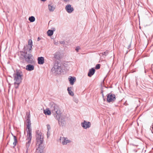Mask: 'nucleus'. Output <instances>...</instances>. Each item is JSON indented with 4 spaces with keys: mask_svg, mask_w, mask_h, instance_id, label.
Instances as JSON below:
<instances>
[{
    "mask_svg": "<svg viewBox=\"0 0 153 153\" xmlns=\"http://www.w3.org/2000/svg\"><path fill=\"white\" fill-rule=\"evenodd\" d=\"M36 145L39 146L36 149V152L37 153H43V137L42 136V133L39 130L36 131Z\"/></svg>",
    "mask_w": 153,
    "mask_h": 153,
    "instance_id": "obj_1",
    "label": "nucleus"
},
{
    "mask_svg": "<svg viewBox=\"0 0 153 153\" xmlns=\"http://www.w3.org/2000/svg\"><path fill=\"white\" fill-rule=\"evenodd\" d=\"M20 57L29 63V50L25 47H24L23 51L21 52Z\"/></svg>",
    "mask_w": 153,
    "mask_h": 153,
    "instance_id": "obj_2",
    "label": "nucleus"
},
{
    "mask_svg": "<svg viewBox=\"0 0 153 153\" xmlns=\"http://www.w3.org/2000/svg\"><path fill=\"white\" fill-rule=\"evenodd\" d=\"M61 70L60 65L57 63L55 64L53 67L51 69L52 72L55 74H60L61 73Z\"/></svg>",
    "mask_w": 153,
    "mask_h": 153,
    "instance_id": "obj_3",
    "label": "nucleus"
},
{
    "mask_svg": "<svg viewBox=\"0 0 153 153\" xmlns=\"http://www.w3.org/2000/svg\"><path fill=\"white\" fill-rule=\"evenodd\" d=\"M26 120L25 121V125L27 126L26 128L24 130V134L25 135L26 132H27V138L26 140H29V114L26 113V116L25 117Z\"/></svg>",
    "mask_w": 153,
    "mask_h": 153,
    "instance_id": "obj_4",
    "label": "nucleus"
},
{
    "mask_svg": "<svg viewBox=\"0 0 153 153\" xmlns=\"http://www.w3.org/2000/svg\"><path fill=\"white\" fill-rule=\"evenodd\" d=\"M14 80L17 82H22V72L20 70L17 71L16 73L13 74Z\"/></svg>",
    "mask_w": 153,
    "mask_h": 153,
    "instance_id": "obj_5",
    "label": "nucleus"
},
{
    "mask_svg": "<svg viewBox=\"0 0 153 153\" xmlns=\"http://www.w3.org/2000/svg\"><path fill=\"white\" fill-rule=\"evenodd\" d=\"M115 95L110 93L107 94V101L108 102H114L116 100Z\"/></svg>",
    "mask_w": 153,
    "mask_h": 153,
    "instance_id": "obj_6",
    "label": "nucleus"
},
{
    "mask_svg": "<svg viewBox=\"0 0 153 153\" xmlns=\"http://www.w3.org/2000/svg\"><path fill=\"white\" fill-rule=\"evenodd\" d=\"M52 112L54 114H56V118H57V116H58L59 118V115H60L61 112L59 110V106L56 105L55 107L51 110Z\"/></svg>",
    "mask_w": 153,
    "mask_h": 153,
    "instance_id": "obj_7",
    "label": "nucleus"
},
{
    "mask_svg": "<svg viewBox=\"0 0 153 153\" xmlns=\"http://www.w3.org/2000/svg\"><path fill=\"white\" fill-rule=\"evenodd\" d=\"M81 125L84 128L86 129L90 127L91 124L90 122H87L84 120L81 123Z\"/></svg>",
    "mask_w": 153,
    "mask_h": 153,
    "instance_id": "obj_8",
    "label": "nucleus"
},
{
    "mask_svg": "<svg viewBox=\"0 0 153 153\" xmlns=\"http://www.w3.org/2000/svg\"><path fill=\"white\" fill-rule=\"evenodd\" d=\"M59 117H60V116ZM56 118L58 120L60 126H63L65 125L66 123V121L65 120V117H61L60 118V117L59 118L58 116H57L58 119H57L56 117Z\"/></svg>",
    "mask_w": 153,
    "mask_h": 153,
    "instance_id": "obj_9",
    "label": "nucleus"
},
{
    "mask_svg": "<svg viewBox=\"0 0 153 153\" xmlns=\"http://www.w3.org/2000/svg\"><path fill=\"white\" fill-rule=\"evenodd\" d=\"M66 11L69 13H71L74 10V8L71 7L70 4L67 5L65 7Z\"/></svg>",
    "mask_w": 153,
    "mask_h": 153,
    "instance_id": "obj_10",
    "label": "nucleus"
},
{
    "mask_svg": "<svg viewBox=\"0 0 153 153\" xmlns=\"http://www.w3.org/2000/svg\"><path fill=\"white\" fill-rule=\"evenodd\" d=\"M62 144L63 145H66L67 143H69L71 141L68 140L67 138L63 137L62 138Z\"/></svg>",
    "mask_w": 153,
    "mask_h": 153,
    "instance_id": "obj_11",
    "label": "nucleus"
},
{
    "mask_svg": "<svg viewBox=\"0 0 153 153\" xmlns=\"http://www.w3.org/2000/svg\"><path fill=\"white\" fill-rule=\"evenodd\" d=\"M95 70L94 68H92L90 69L88 73V76L89 77L91 76L94 74Z\"/></svg>",
    "mask_w": 153,
    "mask_h": 153,
    "instance_id": "obj_12",
    "label": "nucleus"
},
{
    "mask_svg": "<svg viewBox=\"0 0 153 153\" xmlns=\"http://www.w3.org/2000/svg\"><path fill=\"white\" fill-rule=\"evenodd\" d=\"M38 63L39 64L42 65L44 63V59L43 57H39L38 58Z\"/></svg>",
    "mask_w": 153,
    "mask_h": 153,
    "instance_id": "obj_13",
    "label": "nucleus"
},
{
    "mask_svg": "<svg viewBox=\"0 0 153 153\" xmlns=\"http://www.w3.org/2000/svg\"><path fill=\"white\" fill-rule=\"evenodd\" d=\"M55 28L53 27L52 28V30H48L47 31L48 35L50 36H52L53 33L54 31H55Z\"/></svg>",
    "mask_w": 153,
    "mask_h": 153,
    "instance_id": "obj_14",
    "label": "nucleus"
},
{
    "mask_svg": "<svg viewBox=\"0 0 153 153\" xmlns=\"http://www.w3.org/2000/svg\"><path fill=\"white\" fill-rule=\"evenodd\" d=\"M69 81H70V83L71 85L74 84V82L76 80V78L74 77H72L70 76L68 78Z\"/></svg>",
    "mask_w": 153,
    "mask_h": 153,
    "instance_id": "obj_15",
    "label": "nucleus"
},
{
    "mask_svg": "<svg viewBox=\"0 0 153 153\" xmlns=\"http://www.w3.org/2000/svg\"><path fill=\"white\" fill-rule=\"evenodd\" d=\"M31 123L29 120V143H30V140L32 138L31 136Z\"/></svg>",
    "mask_w": 153,
    "mask_h": 153,
    "instance_id": "obj_16",
    "label": "nucleus"
},
{
    "mask_svg": "<svg viewBox=\"0 0 153 153\" xmlns=\"http://www.w3.org/2000/svg\"><path fill=\"white\" fill-rule=\"evenodd\" d=\"M48 9L50 12H53L55 9V7L52 4H51L48 5Z\"/></svg>",
    "mask_w": 153,
    "mask_h": 153,
    "instance_id": "obj_17",
    "label": "nucleus"
},
{
    "mask_svg": "<svg viewBox=\"0 0 153 153\" xmlns=\"http://www.w3.org/2000/svg\"><path fill=\"white\" fill-rule=\"evenodd\" d=\"M43 111L45 115H49L51 114V111L49 110V109L48 108H47L45 110H44Z\"/></svg>",
    "mask_w": 153,
    "mask_h": 153,
    "instance_id": "obj_18",
    "label": "nucleus"
},
{
    "mask_svg": "<svg viewBox=\"0 0 153 153\" xmlns=\"http://www.w3.org/2000/svg\"><path fill=\"white\" fill-rule=\"evenodd\" d=\"M21 82L15 81L14 83V87L16 89L18 88Z\"/></svg>",
    "mask_w": 153,
    "mask_h": 153,
    "instance_id": "obj_19",
    "label": "nucleus"
},
{
    "mask_svg": "<svg viewBox=\"0 0 153 153\" xmlns=\"http://www.w3.org/2000/svg\"><path fill=\"white\" fill-rule=\"evenodd\" d=\"M56 104L53 102H51L49 105L50 109L51 110Z\"/></svg>",
    "mask_w": 153,
    "mask_h": 153,
    "instance_id": "obj_20",
    "label": "nucleus"
},
{
    "mask_svg": "<svg viewBox=\"0 0 153 153\" xmlns=\"http://www.w3.org/2000/svg\"><path fill=\"white\" fill-rule=\"evenodd\" d=\"M12 134V135L13 136L14 141V142H13V144L14 145V146H15L16 145V143H17V139L15 136L13 135V134Z\"/></svg>",
    "mask_w": 153,
    "mask_h": 153,
    "instance_id": "obj_21",
    "label": "nucleus"
},
{
    "mask_svg": "<svg viewBox=\"0 0 153 153\" xmlns=\"http://www.w3.org/2000/svg\"><path fill=\"white\" fill-rule=\"evenodd\" d=\"M71 88H68L67 90L68 91L69 94L71 96H73L74 95V94L73 92L71 91Z\"/></svg>",
    "mask_w": 153,
    "mask_h": 153,
    "instance_id": "obj_22",
    "label": "nucleus"
},
{
    "mask_svg": "<svg viewBox=\"0 0 153 153\" xmlns=\"http://www.w3.org/2000/svg\"><path fill=\"white\" fill-rule=\"evenodd\" d=\"M35 18L33 16H32L29 17V21L31 22H33L35 21Z\"/></svg>",
    "mask_w": 153,
    "mask_h": 153,
    "instance_id": "obj_23",
    "label": "nucleus"
},
{
    "mask_svg": "<svg viewBox=\"0 0 153 153\" xmlns=\"http://www.w3.org/2000/svg\"><path fill=\"white\" fill-rule=\"evenodd\" d=\"M54 56V58L56 59H60V55L57 53H55Z\"/></svg>",
    "mask_w": 153,
    "mask_h": 153,
    "instance_id": "obj_24",
    "label": "nucleus"
},
{
    "mask_svg": "<svg viewBox=\"0 0 153 153\" xmlns=\"http://www.w3.org/2000/svg\"><path fill=\"white\" fill-rule=\"evenodd\" d=\"M28 144H29V140L26 143V152H25V153H28V148H29Z\"/></svg>",
    "mask_w": 153,
    "mask_h": 153,
    "instance_id": "obj_25",
    "label": "nucleus"
},
{
    "mask_svg": "<svg viewBox=\"0 0 153 153\" xmlns=\"http://www.w3.org/2000/svg\"><path fill=\"white\" fill-rule=\"evenodd\" d=\"M33 58V56L31 54L29 53V63H31L32 62Z\"/></svg>",
    "mask_w": 153,
    "mask_h": 153,
    "instance_id": "obj_26",
    "label": "nucleus"
},
{
    "mask_svg": "<svg viewBox=\"0 0 153 153\" xmlns=\"http://www.w3.org/2000/svg\"><path fill=\"white\" fill-rule=\"evenodd\" d=\"M34 69V66L33 65L29 64V71H31Z\"/></svg>",
    "mask_w": 153,
    "mask_h": 153,
    "instance_id": "obj_27",
    "label": "nucleus"
},
{
    "mask_svg": "<svg viewBox=\"0 0 153 153\" xmlns=\"http://www.w3.org/2000/svg\"><path fill=\"white\" fill-rule=\"evenodd\" d=\"M100 54H102V55L106 56L108 54V51H106L105 52L101 53Z\"/></svg>",
    "mask_w": 153,
    "mask_h": 153,
    "instance_id": "obj_28",
    "label": "nucleus"
},
{
    "mask_svg": "<svg viewBox=\"0 0 153 153\" xmlns=\"http://www.w3.org/2000/svg\"><path fill=\"white\" fill-rule=\"evenodd\" d=\"M100 68V64H97L95 66V69H98Z\"/></svg>",
    "mask_w": 153,
    "mask_h": 153,
    "instance_id": "obj_29",
    "label": "nucleus"
},
{
    "mask_svg": "<svg viewBox=\"0 0 153 153\" xmlns=\"http://www.w3.org/2000/svg\"><path fill=\"white\" fill-rule=\"evenodd\" d=\"M33 46V42L31 39H29V46Z\"/></svg>",
    "mask_w": 153,
    "mask_h": 153,
    "instance_id": "obj_30",
    "label": "nucleus"
},
{
    "mask_svg": "<svg viewBox=\"0 0 153 153\" xmlns=\"http://www.w3.org/2000/svg\"><path fill=\"white\" fill-rule=\"evenodd\" d=\"M47 134V138H48L49 137L50 135V132L48 130Z\"/></svg>",
    "mask_w": 153,
    "mask_h": 153,
    "instance_id": "obj_31",
    "label": "nucleus"
},
{
    "mask_svg": "<svg viewBox=\"0 0 153 153\" xmlns=\"http://www.w3.org/2000/svg\"><path fill=\"white\" fill-rule=\"evenodd\" d=\"M47 127L48 130L49 131V130L51 129V126L49 124H47Z\"/></svg>",
    "mask_w": 153,
    "mask_h": 153,
    "instance_id": "obj_32",
    "label": "nucleus"
},
{
    "mask_svg": "<svg viewBox=\"0 0 153 153\" xmlns=\"http://www.w3.org/2000/svg\"><path fill=\"white\" fill-rule=\"evenodd\" d=\"M79 49H80L79 47V46H78L76 47V48L75 50L77 52H78V51Z\"/></svg>",
    "mask_w": 153,
    "mask_h": 153,
    "instance_id": "obj_33",
    "label": "nucleus"
},
{
    "mask_svg": "<svg viewBox=\"0 0 153 153\" xmlns=\"http://www.w3.org/2000/svg\"><path fill=\"white\" fill-rule=\"evenodd\" d=\"M33 46H29V53H31L32 51V47Z\"/></svg>",
    "mask_w": 153,
    "mask_h": 153,
    "instance_id": "obj_34",
    "label": "nucleus"
},
{
    "mask_svg": "<svg viewBox=\"0 0 153 153\" xmlns=\"http://www.w3.org/2000/svg\"><path fill=\"white\" fill-rule=\"evenodd\" d=\"M74 101L76 103H77L78 102V99L75 98L74 99Z\"/></svg>",
    "mask_w": 153,
    "mask_h": 153,
    "instance_id": "obj_35",
    "label": "nucleus"
},
{
    "mask_svg": "<svg viewBox=\"0 0 153 153\" xmlns=\"http://www.w3.org/2000/svg\"><path fill=\"white\" fill-rule=\"evenodd\" d=\"M26 69L27 71H29V64L26 65Z\"/></svg>",
    "mask_w": 153,
    "mask_h": 153,
    "instance_id": "obj_36",
    "label": "nucleus"
},
{
    "mask_svg": "<svg viewBox=\"0 0 153 153\" xmlns=\"http://www.w3.org/2000/svg\"><path fill=\"white\" fill-rule=\"evenodd\" d=\"M60 43L61 44H64L65 42L64 41H61L60 42Z\"/></svg>",
    "mask_w": 153,
    "mask_h": 153,
    "instance_id": "obj_37",
    "label": "nucleus"
},
{
    "mask_svg": "<svg viewBox=\"0 0 153 153\" xmlns=\"http://www.w3.org/2000/svg\"><path fill=\"white\" fill-rule=\"evenodd\" d=\"M64 2H67L70 1L71 0H63Z\"/></svg>",
    "mask_w": 153,
    "mask_h": 153,
    "instance_id": "obj_38",
    "label": "nucleus"
},
{
    "mask_svg": "<svg viewBox=\"0 0 153 153\" xmlns=\"http://www.w3.org/2000/svg\"><path fill=\"white\" fill-rule=\"evenodd\" d=\"M41 39V38L39 37H38L37 38V41H39Z\"/></svg>",
    "mask_w": 153,
    "mask_h": 153,
    "instance_id": "obj_39",
    "label": "nucleus"
},
{
    "mask_svg": "<svg viewBox=\"0 0 153 153\" xmlns=\"http://www.w3.org/2000/svg\"><path fill=\"white\" fill-rule=\"evenodd\" d=\"M131 47V45H129L128 46V48L129 49V48H130Z\"/></svg>",
    "mask_w": 153,
    "mask_h": 153,
    "instance_id": "obj_40",
    "label": "nucleus"
},
{
    "mask_svg": "<svg viewBox=\"0 0 153 153\" xmlns=\"http://www.w3.org/2000/svg\"><path fill=\"white\" fill-rule=\"evenodd\" d=\"M102 97L103 98H104V95L103 93H102Z\"/></svg>",
    "mask_w": 153,
    "mask_h": 153,
    "instance_id": "obj_41",
    "label": "nucleus"
},
{
    "mask_svg": "<svg viewBox=\"0 0 153 153\" xmlns=\"http://www.w3.org/2000/svg\"><path fill=\"white\" fill-rule=\"evenodd\" d=\"M22 67L23 68H25V66H23V65L22 66Z\"/></svg>",
    "mask_w": 153,
    "mask_h": 153,
    "instance_id": "obj_42",
    "label": "nucleus"
},
{
    "mask_svg": "<svg viewBox=\"0 0 153 153\" xmlns=\"http://www.w3.org/2000/svg\"><path fill=\"white\" fill-rule=\"evenodd\" d=\"M42 1H46V0H41Z\"/></svg>",
    "mask_w": 153,
    "mask_h": 153,
    "instance_id": "obj_43",
    "label": "nucleus"
},
{
    "mask_svg": "<svg viewBox=\"0 0 153 153\" xmlns=\"http://www.w3.org/2000/svg\"><path fill=\"white\" fill-rule=\"evenodd\" d=\"M101 93H102H102H103V91L102 90Z\"/></svg>",
    "mask_w": 153,
    "mask_h": 153,
    "instance_id": "obj_44",
    "label": "nucleus"
},
{
    "mask_svg": "<svg viewBox=\"0 0 153 153\" xmlns=\"http://www.w3.org/2000/svg\"><path fill=\"white\" fill-rule=\"evenodd\" d=\"M27 42H28V45H29V40Z\"/></svg>",
    "mask_w": 153,
    "mask_h": 153,
    "instance_id": "obj_45",
    "label": "nucleus"
},
{
    "mask_svg": "<svg viewBox=\"0 0 153 153\" xmlns=\"http://www.w3.org/2000/svg\"><path fill=\"white\" fill-rule=\"evenodd\" d=\"M103 100H104V101H105V99L104 98H103Z\"/></svg>",
    "mask_w": 153,
    "mask_h": 153,
    "instance_id": "obj_46",
    "label": "nucleus"
},
{
    "mask_svg": "<svg viewBox=\"0 0 153 153\" xmlns=\"http://www.w3.org/2000/svg\"><path fill=\"white\" fill-rule=\"evenodd\" d=\"M29 114H30V113H29Z\"/></svg>",
    "mask_w": 153,
    "mask_h": 153,
    "instance_id": "obj_47",
    "label": "nucleus"
}]
</instances>
